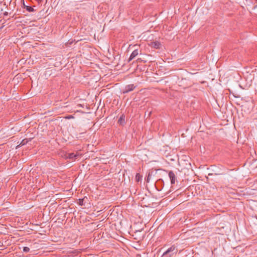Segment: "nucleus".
<instances>
[{"mask_svg":"<svg viewBox=\"0 0 257 257\" xmlns=\"http://www.w3.org/2000/svg\"><path fill=\"white\" fill-rule=\"evenodd\" d=\"M37 1H38V2H39L42 1V0H37Z\"/></svg>","mask_w":257,"mask_h":257,"instance_id":"obj_16","label":"nucleus"},{"mask_svg":"<svg viewBox=\"0 0 257 257\" xmlns=\"http://www.w3.org/2000/svg\"><path fill=\"white\" fill-rule=\"evenodd\" d=\"M138 54L139 51L138 49H135V50H134L128 59V62L131 61L132 60L134 59Z\"/></svg>","mask_w":257,"mask_h":257,"instance_id":"obj_5","label":"nucleus"},{"mask_svg":"<svg viewBox=\"0 0 257 257\" xmlns=\"http://www.w3.org/2000/svg\"><path fill=\"white\" fill-rule=\"evenodd\" d=\"M157 171H158V170H152L149 172V173L148 174V176H147V178L145 179V180L147 183H149L150 180L153 177H154L156 176V175L157 173Z\"/></svg>","mask_w":257,"mask_h":257,"instance_id":"obj_2","label":"nucleus"},{"mask_svg":"<svg viewBox=\"0 0 257 257\" xmlns=\"http://www.w3.org/2000/svg\"><path fill=\"white\" fill-rule=\"evenodd\" d=\"M28 142V141L27 139H24L22 141L21 144L22 145H24L26 144Z\"/></svg>","mask_w":257,"mask_h":257,"instance_id":"obj_11","label":"nucleus"},{"mask_svg":"<svg viewBox=\"0 0 257 257\" xmlns=\"http://www.w3.org/2000/svg\"><path fill=\"white\" fill-rule=\"evenodd\" d=\"M168 175L170 179L171 183L172 185L175 183V175L172 171H170L168 172Z\"/></svg>","mask_w":257,"mask_h":257,"instance_id":"obj_4","label":"nucleus"},{"mask_svg":"<svg viewBox=\"0 0 257 257\" xmlns=\"http://www.w3.org/2000/svg\"><path fill=\"white\" fill-rule=\"evenodd\" d=\"M213 174L212 173H209L208 175H212Z\"/></svg>","mask_w":257,"mask_h":257,"instance_id":"obj_14","label":"nucleus"},{"mask_svg":"<svg viewBox=\"0 0 257 257\" xmlns=\"http://www.w3.org/2000/svg\"><path fill=\"white\" fill-rule=\"evenodd\" d=\"M178 165H180V162L178 161Z\"/></svg>","mask_w":257,"mask_h":257,"instance_id":"obj_15","label":"nucleus"},{"mask_svg":"<svg viewBox=\"0 0 257 257\" xmlns=\"http://www.w3.org/2000/svg\"><path fill=\"white\" fill-rule=\"evenodd\" d=\"M77 156L78 155L74 154V153H69L65 155V158L71 160H75L76 159Z\"/></svg>","mask_w":257,"mask_h":257,"instance_id":"obj_7","label":"nucleus"},{"mask_svg":"<svg viewBox=\"0 0 257 257\" xmlns=\"http://www.w3.org/2000/svg\"><path fill=\"white\" fill-rule=\"evenodd\" d=\"M136 88L134 84H129L126 85L123 90V93H127L130 91H133Z\"/></svg>","mask_w":257,"mask_h":257,"instance_id":"obj_3","label":"nucleus"},{"mask_svg":"<svg viewBox=\"0 0 257 257\" xmlns=\"http://www.w3.org/2000/svg\"><path fill=\"white\" fill-rule=\"evenodd\" d=\"M150 46L155 49H159L161 46V44L158 41H155L151 42Z\"/></svg>","mask_w":257,"mask_h":257,"instance_id":"obj_6","label":"nucleus"},{"mask_svg":"<svg viewBox=\"0 0 257 257\" xmlns=\"http://www.w3.org/2000/svg\"><path fill=\"white\" fill-rule=\"evenodd\" d=\"M222 173H214V175H222Z\"/></svg>","mask_w":257,"mask_h":257,"instance_id":"obj_12","label":"nucleus"},{"mask_svg":"<svg viewBox=\"0 0 257 257\" xmlns=\"http://www.w3.org/2000/svg\"><path fill=\"white\" fill-rule=\"evenodd\" d=\"M24 8L29 12H33L35 11L34 9L30 6H25L24 5Z\"/></svg>","mask_w":257,"mask_h":257,"instance_id":"obj_9","label":"nucleus"},{"mask_svg":"<svg viewBox=\"0 0 257 257\" xmlns=\"http://www.w3.org/2000/svg\"><path fill=\"white\" fill-rule=\"evenodd\" d=\"M66 118L70 119L71 118H73V116L72 115H69V116H67Z\"/></svg>","mask_w":257,"mask_h":257,"instance_id":"obj_13","label":"nucleus"},{"mask_svg":"<svg viewBox=\"0 0 257 257\" xmlns=\"http://www.w3.org/2000/svg\"><path fill=\"white\" fill-rule=\"evenodd\" d=\"M176 246L175 245H172L165 252H164L161 257H171L174 254H176V251H175Z\"/></svg>","mask_w":257,"mask_h":257,"instance_id":"obj_1","label":"nucleus"},{"mask_svg":"<svg viewBox=\"0 0 257 257\" xmlns=\"http://www.w3.org/2000/svg\"><path fill=\"white\" fill-rule=\"evenodd\" d=\"M30 251L29 247L27 246H25L23 247V251L25 252H28Z\"/></svg>","mask_w":257,"mask_h":257,"instance_id":"obj_10","label":"nucleus"},{"mask_svg":"<svg viewBox=\"0 0 257 257\" xmlns=\"http://www.w3.org/2000/svg\"><path fill=\"white\" fill-rule=\"evenodd\" d=\"M118 123L121 125H124L125 123V115L122 114L118 120Z\"/></svg>","mask_w":257,"mask_h":257,"instance_id":"obj_8","label":"nucleus"}]
</instances>
